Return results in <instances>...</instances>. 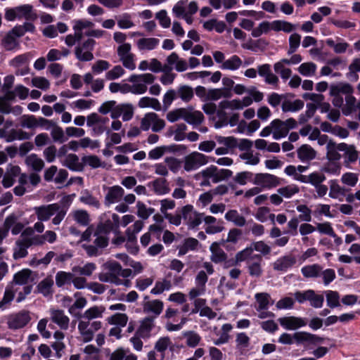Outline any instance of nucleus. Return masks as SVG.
Listing matches in <instances>:
<instances>
[{"label": "nucleus", "instance_id": "nucleus-63", "mask_svg": "<svg viewBox=\"0 0 360 360\" xmlns=\"http://www.w3.org/2000/svg\"><path fill=\"white\" fill-rule=\"evenodd\" d=\"M109 122V119L105 117H101L96 112L91 113L86 117V125L92 126L94 124H100L105 127L106 124Z\"/></svg>", "mask_w": 360, "mask_h": 360}, {"label": "nucleus", "instance_id": "nucleus-60", "mask_svg": "<svg viewBox=\"0 0 360 360\" xmlns=\"http://www.w3.org/2000/svg\"><path fill=\"white\" fill-rule=\"evenodd\" d=\"M30 138V134L22 131V129H11L8 132V136H7L6 142H12L15 140H25L29 139Z\"/></svg>", "mask_w": 360, "mask_h": 360}, {"label": "nucleus", "instance_id": "nucleus-39", "mask_svg": "<svg viewBox=\"0 0 360 360\" xmlns=\"http://www.w3.org/2000/svg\"><path fill=\"white\" fill-rule=\"evenodd\" d=\"M73 272H66L60 271L56 274V285L58 288H61L65 285L70 284L73 280Z\"/></svg>", "mask_w": 360, "mask_h": 360}, {"label": "nucleus", "instance_id": "nucleus-56", "mask_svg": "<svg viewBox=\"0 0 360 360\" xmlns=\"http://www.w3.org/2000/svg\"><path fill=\"white\" fill-rule=\"evenodd\" d=\"M212 252L211 259L214 262H222L225 259V255L223 250L220 248L219 243H213L210 246Z\"/></svg>", "mask_w": 360, "mask_h": 360}, {"label": "nucleus", "instance_id": "nucleus-32", "mask_svg": "<svg viewBox=\"0 0 360 360\" xmlns=\"http://www.w3.org/2000/svg\"><path fill=\"white\" fill-rule=\"evenodd\" d=\"M63 165L71 170L77 172H81L84 169L83 163L80 162L78 156L73 153L69 154L65 157Z\"/></svg>", "mask_w": 360, "mask_h": 360}, {"label": "nucleus", "instance_id": "nucleus-54", "mask_svg": "<svg viewBox=\"0 0 360 360\" xmlns=\"http://www.w3.org/2000/svg\"><path fill=\"white\" fill-rule=\"evenodd\" d=\"M356 99L352 95L346 96L345 104L342 108V113L346 115H350L355 109H356Z\"/></svg>", "mask_w": 360, "mask_h": 360}, {"label": "nucleus", "instance_id": "nucleus-19", "mask_svg": "<svg viewBox=\"0 0 360 360\" xmlns=\"http://www.w3.org/2000/svg\"><path fill=\"white\" fill-rule=\"evenodd\" d=\"M148 186L158 195H166L170 191L169 182L165 178H157L150 181Z\"/></svg>", "mask_w": 360, "mask_h": 360}, {"label": "nucleus", "instance_id": "nucleus-49", "mask_svg": "<svg viewBox=\"0 0 360 360\" xmlns=\"http://www.w3.org/2000/svg\"><path fill=\"white\" fill-rule=\"evenodd\" d=\"M359 72H360V58H354L349 65V72L346 76L349 80L356 82L359 79L357 75Z\"/></svg>", "mask_w": 360, "mask_h": 360}, {"label": "nucleus", "instance_id": "nucleus-43", "mask_svg": "<svg viewBox=\"0 0 360 360\" xmlns=\"http://www.w3.org/2000/svg\"><path fill=\"white\" fill-rule=\"evenodd\" d=\"M321 271V266L316 264L306 265L301 269L302 275L307 278L318 277Z\"/></svg>", "mask_w": 360, "mask_h": 360}, {"label": "nucleus", "instance_id": "nucleus-14", "mask_svg": "<svg viewBox=\"0 0 360 360\" xmlns=\"http://www.w3.org/2000/svg\"><path fill=\"white\" fill-rule=\"evenodd\" d=\"M254 184L259 188H271L280 184L279 178L271 174H257L254 179Z\"/></svg>", "mask_w": 360, "mask_h": 360}, {"label": "nucleus", "instance_id": "nucleus-25", "mask_svg": "<svg viewBox=\"0 0 360 360\" xmlns=\"http://www.w3.org/2000/svg\"><path fill=\"white\" fill-rule=\"evenodd\" d=\"M329 184V197L333 199L342 200L345 195L347 190L342 186L336 179L330 180Z\"/></svg>", "mask_w": 360, "mask_h": 360}, {"label": "nucleus", "instance_id": "nucleus-52", "mask_svg": "<svg viewBox=\"0 0 360 360\" xmlns=\"http://www.w3.org/2000/svg\"><path fill=\"white\" fill-rule=\"evenodd\" d=\"M270 30H273L272 22L263 21L252 30L251 34L253 37H259L263 34L268 33Z\"/></svg>", "mask_w": 360, "mask_h": 360}, {"label": "nucleus", "instance_id": "nucleus-10", "mask_svg": "<svg viewBox=\"0 0 360 360\" xmlns=\"http://www.w3.org/2000/svg\"><path fill=\"white\" fill-rule=\"evenodd\" d=\"M200 177L208 178L212 183L217 184L225 179V169L211 165L195 175L196 179Z\"/></svg>", "mask_w": 360, "mask_h": 360}, {"label": "nucleus", "instance_id": "nucleus-21", "mask_svg": "<svg viewBox=\"0 0 360 360\" xmlns=\"http://www.w3.org/2000/svg\"><path fill=\"white\" fill-rule=\"evenodd\" d=\"M80 292H77L74 294L76 300L68 308V312L75 319H79L81 316L80 310L84 309L87 304V300L84 297H80Z\"/></svg>", "mask_w": 360, "mask_h": 360}, {"label": "nucleus", "instance_id": "nucleus-22", "mask_svg": "<svg viewBox=\"0 0 360 360\" xmlns=\"http://www.w3.org/2000/svg\"><path fill=\"white\" fill-rule=\"evenodd\" d=\"M183 120L192 125L200 124L204 120V115L200 111L193 110V108H184Z\"/></svg>", "mask_w": 360, "mask_h": 360}, {"label": "nucleus", "instance_id": "nucleus-7", "mask_svg": "<svg viewBox=\"0 0 360 360\" xmlns=\"http://www.w3.org/2000/svg\"><path fill=\"white\" fill-rule=\"evenodd\" d=\"M131 49L130 44H123L117 47V53L123 66L127 69L134 70L136 68L135 56L131 52Z\"/></svg>", "mask_w": 360, "mask_h": 360}, {"label": "nucleus", "instance_id": "nucleus-3", "mask_svg": "<svg viewBox=\"0 0 360 360\" xmlns=\"http://www.w3.org/2000/svg\"><path fill=\"white\" fill-rule=\"evenodd\" d=\"M104 267L107 271L98 275V279L101 281L113 283L117 285L122 284V279L119 278L120 264L117 262H108L104 264Z\"/></svg>", "mask_w": 360, "mask_h": 360}, {"label": "nucleus", "instance_id": "nucleus-37", "mask_svg": "<svg viewBox=\"0 0 360 360\" xmlns=\"http://www.w3.org/2000/svg\"><path fill=\"white\" fill-rule=\"evenodd\" d=\"M282 110L284 112H295L304 107V102L302 100L296 99L295 101L285 100L282 103Z\"/></svg>", "mask_w": 360, "mask_h": 360}, {"label": "nucleus", "instance_id": "nucleus-8", "mask_svg": "<svg viewBox=\"0 0 360 360\" xmlns=\"http://www.w3.org/2000/svg\"><path fill=\"white\" fill-rule=\"evenodd\" d=\"M120 217L117 214H112V219H107L98 224L94 235L103 234L108 236L111 231L117 233L119 228Z\"/></svg>", "mask_w": 360, "mask_h": 360}, {"label": "nucleus", "instance_id": "nucleus-17", "mask_svg": "<svg viewBox=\"0 0 360 360\" xmlns=\"http://www.w3.org/2000/svg\"><path fill=\"white\" fill-rule=\"evenodd\" d=\"M296 264L295 256L288 255L278 258L273 263V268L275 271L286 272Z\"/></svg>", "mask_w": 360, "mask_h": 360}, {"label": "nucleus", "instance_id": "nucleus-46", "mask_svg": "<svg viewBox=\"0 0 360 360\" xmlns=\"http://www.w3.org/2000/svg\"><path fill=\"white\" fill-rule=\"evenodd\" d=\"M159 42L157 38H141L137 41V46L139 50H153Z\"/></svg>", "mask_w": 360, "mask_h": 360}, {"label": "nucleus", "instance_id": "nucleus-6", "mask_svg": "<svg viewBox=\"0 0 360 360\" xmlns=\"http://www.w3.org/2000/svg\"><path fill=\"white\" fill-rule=\"evenodd\" d=\"M208 162L206 155L199 152H193L184 158V169L186 172L198 169Z\"/></svg>", "mask_w": 360, "mask_h": 360}, {"label": "nucleus", "instance_id": "nucleus-4", "mask_svg": "<svg viewBox=\"0 0 360 360\" xmlns=\"http://www.w3.org/2000/svg\"><path fill=\"white\" fill-rule=\"evenodd\" d=\"M271 127L274 130V139L279 140L285 137L290 130L297 127V122L293 118H289L285 121L275 119L271 121Z\"/></svg>", "mask_w": 360, "mask_h": 360}, {"label": "nucleus", "instance_id": "nucleus-2", "mask_svg": "<svg viewBox=\"0 0 360 360\" xmlns=\"http://www.w3.org/2000/svg\"><path fill=\"white\" fill-rule=\"evenodd\" d=\"M155 77L150 73L131 75L128 81L132 83L133 94H143L146 92L148 84L154 82Z\"/></svg>", "mask_w": 360, "mask_h": 360}, {"label": "nucleus", "instance_id": "nucleus-35", "mask_svg": "<svg viewBox=\"0 0 360 360\" xmlns=\"http://www.w3.org/2000/svg\"><path fill=\"white\" fill-rule=\"evenodd\" d=\"M25 161L27 167L37 172H41L44 167V160L34 153L27 156Z\"/></svg>", "mask_w": 360, "mask_h": 360}, {"label": "nucleus", "instance_id": "nucleus-12", "mask_svg": "<svg viewBox=\"0 0 360 360\" xmlns=\"http://www.w3.org/2000/svg\"><path fill=\"white\" fill-rule=\"evenodd\" d=\"M143 312L149 314L148 317L157 319L163 310V302L159 300L143 301L141 303Z\"/></svg>", "mask_w": 360, "mask_h": 360}, {"label": "nucleus", "instance_id": "nucleus-40", "mask_svg": "<svg viewBox=\"0 0 360 360\" xmlns=\"http://www.w3.org/2000/svg\"><path fill=\"white\" fill-rule=\"evenodd\" d=\"M34 25L32 22H26L23 25L15 26L10 32L15 37H20L26 32H34Z\"/></svg>", "mask_w": 360, "mask_h": 360}, {"label": "nucleus", "instance_id": "nucleus-59", "mask_svg": "<svg viewBox=\"0 0 360 360\" xmlns=\"http://www.w3.org/2000/svg\"><path fill=\"white\" fill-rule=\"evenodd\" d=\"M128 321V316L126 314L116 313L108 318V323L116 325L120 327H124Z\"/></svg>", "mask_w": 360, "mask_h": 360}, {"label": "nucleus", "instance_id": "nucleus-1", "mask_svg": "<svg viewBox=\"0 0 360 360\" xmlns=\"http://www.w3.org/2000/svg\"><path fill=\"white\" fill-rule=\"evenodd\" d=\"M31 319L30 312L25 309L12 313L6 316V325L12 330L23 328L30 322Z\"/></svg>", "mask_w": 360, "mask_h": 360}, {"label": "nucleus", "instance_id": "nucleus-18", "mask_svg": "<svg viewBox=\"0 0 360 360\" xmlns=\"http://www.w3.org/2000/svg\"><path fill=\"white\" fill-rule=\"evenodd\" d=\"M345 143H336L330 140L326 146V157L330 161H338L341 158V155L338 153L346 148Z\"/></svg>", "mask_w": 360, "mask_h": 360}, {"label": "nucleus", "instance_id": "nucleus-42", "mask_svg": "<svg viewBox=\"0 0 360 360\" xmlns=\"http://www.w3.org/2000/svg\"><path fill=\"white\" fill-rule=\"evenodd\" d=\"M74 220L80 226H86L90 223V216L84 210H77L72 212Z\"/></svg>", "mask_w": 360, "mask_h": 360}, {"label": "nucleus", "instance_id": "nucleus-28", "mask_svg": "<svg viewBox=\"0 0 360 360\" xmlns=\"http://www.w3.org/2000/svg\"><path fill=\"white\" fill-rule=\"evenodd\" d=\"M109 360H137V356L129 349L119 347L111 353Z\"/></svg>", "mask_w": 360, "mask_h": 360}, {"label": "nucleus", "instance_id": "nucleus-45", "mask_svg": "<svg viewBox=\"0 0 360 360\" xmlns=\"http://www.w3.org/2000/svg\"><path fill=\"white\" fill-rule=\"evenodd\" d=\"M252 104V100L248 97H243L242 99H233L226 102V108L232 110H242Z\"/></svg>", "mask_w": 360, "mask_h": 360}, {"label": "nucleus", "instance_id": "nucleus-61", "mask_svg": "<svg viewBox=\"0 0 360 360\" xmlns=\"http://www.w3.org/2000/svg\"><path fill=\"white\" fill-rule=\"evenodd\" d=\"M51 127V135L53 141L63 143L67 141L68 138L65 137L63 129L60 127L55 123Z\"/></svg>", "mask_w": 360, "mask_h": 360}, {"label": "nucleus", "instance_id": "nucleus-23", "mask_svg": "<svg viewBox=\"0 0 360 360\" xmlns=\"http://www.w3.org/2000/svg\"><path fill=\"white\" fill-rule=\"evenodd\" d=\"M262 258L259 255H254L248 261L249 274L252 276L259 277L262 274Z\"/></svg>", "mask_w": 360, "mask_h": 360}, {"label": "nucleus", "instance_id": "nucleus-33", "mask_svg": "<svg viewBox=\"0 0 360 360\" xmlns=\"http://www.w3.org/2000/svg\"><path fill=\"white\" fill-rule=\"evenodd\" d=\"M167 62L169 65H175V70L178 72H184L187 70V62L180 58L178 54L175 52L172 53L167 58Z\"/></svg>", "mask_w": 360, "mask_h": 360}, {"label": "nucleus", "instance_id": "nucleus-15", "mask_svg": "<svg viewBox=\"0 0 360 360\" xmlns=\"http://www.w3.org/2000/svg\"><path fill=\"white\" fill-rule=\"evenodd\" d=\"M51 321L56 323L61 330H66L69 328L70 318L62 309H51L49 311Z\"/></svg>", "mask_w": 360, "mask_h": 360}, {"label": "nucleus", "instance_id": "nucleus-53", "mask_svg": "<svg viewBox=\"0 0 360 360\" xmlns=\"http://www.w3.org/2000/svg\"><path fill=\"white\" fill-rule=\"evenodd\" d=\"M83 165H88L93 169L104 167L105 164L102 163L100 158L94 155H86L82 158Z\"/></svg>", "mask_w": 360, "mask_h": 360}, {"label": "nucleus", "instance_id": "nucleus-64", "mask_svg": "<svg viewBox=\"0 0 360 360\" xmlns=\"http://www.w3.org/2000/svg\"><path fill=\"white\" fill-rule=\"evenodd\" d=\"M2 45L7 51H12L19 46V43L10 32L6 35L2 40Z\"/></svg>", "mask_w": 360, "mask_h": 360}, {"label": "nucleus", "instance_id": "nucleus-62", "mask_svg": "<svg viewBox=\"0 0 360 360\" xmlns=\"http://www.w3.org/2000/svg\"><path fill=\"white\" fill-rule=\"evenodd\" d=\"M327 305L330 308L340 306V295L337 291L326 290L325 292Z\"/></svg>", "mask_w": 360, "mask_h": 360}, {"label": "nucleus", "instance_id": "nucleus-11", "mask_svg": "<svg viewBox=\"0 0 360 360\" xmlns=\"http://www.w3.org/2000/svg\"><path fill=\"white\" fill-rule=\"evenodd\" d=\"M252 146V142L249 139L226 137V154L234 153L237 149L241 151L249 150Z\"/></svg>", "mask_w": 360, "mask_h": 360}, {"label": "nucleus", "instance_id": "nucleus-34", "mask_svg": "<svg viewBox=\"0 0 360 360\" xmlns=\"http://www.w3.org/2000/svg\"><path fill=\"white\" fill-rule=\"evenodd\" d=\"M30 247V243L25 238L16 241V248L13 252L15 259L23 258L27 255V248Z\"/></svg>", "mask_w": 360, "mask_h": 360}, {"label": "nucleus", "instance_id": "nucleus-44", "mask_svg": "<svg viewBox=\"0 0 360 360\" xmlns=\"http://www.w3.org/2000/svg\"><path fill=\"white\" fill-rule=\"evenodd\" d=\"M273 30L275 32L283 31L286 33H290L295 30V25L291 22L276 20L272 21Z\"/></svg>", "mask_w": 360, "mask_h": 360}, {"label": "nucleus", "instance_id": "nucleus-38", "mask_svg": "<svg viewBox=\"0 0 360 360\" xmlns=\"http://www.w3.org/2000/svg\"><path fill=\"white\" fill-rule=\"evenodd\" d=\"M177 98H181L184 102L188 103L193 98V89L188 85H181L176 89Z\"/></svg>", "mask_w": 360, "mask_h": 360}, {"label": "nucleus", "instance_id": "nucleus-36", "mask_svg": "<svg viewBox=\"0 0 360 360\" xmlns=\"http://www.w3.org/2000/svg\"><path fill=\"white\" fill-rule=\"evenodd\" d=\"M96 266L94 263L89 262L84 266H75L72 268V271L75 276H90L96 270Z\"/></svg>", "mask_w": 360, "mask_h": 360}, {"label": "nucleus", "instance_id": "nucleus-55", "mask_svg": "<svg viewBox=\"0 0 360 360\" xmlns=\"http://www.w3.org/2000/svg\"><path fill=\"white\" fill-rule=\"evenodd\" d=\"M33 7L30 4H24L22 6H16V16L18 19L25 18L30 20L32 18Z\"/></svg>", "mask_w": 360, "mask_h": 360}, {"label": "nucleus", "instance_id": "nucleus-9", "mask_svg": "<svg viewBox=\"0 0 360 360\" xmlns=\"http://www.w3.org/2000/svg\"><path fill=\"white\" fill-rule=\"evenodd\" d=\"M103 188L106 191V194L104 198V204L105 206L109 207L122 200L124 195V190L122 186L118 185L112 186H104Z\"/></svg>", "mask_w": 360, "mask_h": 360}, {"label": "nucleus", "instance_id": "nucleus-51", "mask_svg": "<svg viewBox=\"0 0 360 360\" xmlns=\"http://www.w3.org/2000/svg\"><path fill=\"white\" fill-rule=\"evenodd\" d=\"M287 64L283 62V59L276 63L274 65V71L279 74L281 77L286 80L291 77L292 71L290 68H285Z\"/></svg>", "mask_w": 360, "mask_h": 360}, {"label": "nucleus", "instance_id": "nucleus-29", "mask_svg": "<svg viewBox=\"0 0 360 360\" xmlns=\"http://www.w3.org/2000/svg\"><path fill=\"white\" fill-rule=\"evenodd\" d=\"M68 30V26L63 22H58L56 25L46 26L42 31L43 34L49 38H54L58 32L65 33Z\"/></svg>", "mask_w": 360, "mask_h": 360}, {"label": "nucleus", "instance_id": "nucleus-41", "mask_svg": "<svg viewBox=\"0 0 360 360\" xmlns=\"http://www.w3.org/2000/svg\"><path fill=\"white\" fill-rule=\"evenodd\" d=\"M317 65L313 62L302 63L298 68V72L304 77H314L316 75Z\"/></svg>", "mask_w": 360, "mask_h": 360}, {"label": "nucleus", "instance_id": "nucleus-30", "mask_svg": "<svg viewBox=\"0 0 360 360\" xmlns=\"http://www.w3.org/2000/svg\"><path fill=\"white\" fill-rule=\"evenodd\" d=\"M104 311L105 309L101 306H94L86 309L77 319L90 321L92 319L102 317Z\"/></svg>", "mask_w": 360, "mask_h": 360}, {"label": "nucleus", "instance_id": "nucleus-47", "mask_svg": "<svg viewBox=\"0 0 360 360\" xmlns=\"http://www.w3.org/2000/svg\"><path fill=\"white\" fill-rule=\"evenodd\" d=\"M188 1L180 0L177 1L172 8V13L176 18H180L186 14L188 10Z\"/></svg>", "mask_w": 360, "mask_h": 360}, {"label": "nucleus", "instance_id": "nucleus-48", "mask_svg": "<svg viewBox=\"0 0 360 360\" xmlns=\"http://www.w3.org/2000/svg\"><path fill=\"white\" fill-rule=\"evenodd\" d=\"M299 192V186L293 184L281 187L277 190V193L285 198H290Z\"/></svg>", "mask_w": 360, "mask_h": 360}, {"label": "nucleus", "instance_id": "nucleus-50", "mask_svg": "<svg viewBox=\"0 0 360 360\" xmlns=\"http://www.w3.org/2000/svg\"><path fill=\"white\" fill-rule=\"evenodd\" d=\"M79 200L84 204L94 207L97 209L101 206L99 200L86 190L82 193Z\"/></svg>", "mask_w": 360, "mask_h": 360}, {"label": "nucleus", "instance_id": "nucleus-31", "mask_svg": "<svg viewBox=\"0 0 360 360\" xmlns=\"http://www.w3.org/2000/svg\"><path fill=\"white\" fill-rule=\"evenodd\" d=\"M255 298L256 300V310L268 309L269 305L274 304L270 295L266 292L256 293Z\"/></svg>", "mask_w": 360, "mask_h": 360}, {"label": "nucleus", "instance_id": "nucleus-20", "mask_svg": "<svg viewBox=\"0 0 360 360\" xmlns=\"http://www.w3.org/2000/svg\"><path fill=\"white\" fill-rule=\"evenodd\" d=\"M155 319L146 316L143 318L141 322L140 326L136 331V335L141 338H148L150 336V333L155 326Z\"/></svg>", "mask_w": 360, "mask_h": 360}, {"label": "nucleus", "instance_id": "nucleus-13", "mask_svg": "<svg viewBox=\"0 0 360 360\" xmlns=\"http://www.w3.org/2000/svg\"><path fill=\"white\" fill-rule=\"evenodd\" d=\"M59 208L60 205L58 203H53L34 207V210L39 221H46L53 216Z\"/></svg>", "mask_w": 360, "mask_h": 360}, {"label": "nucleus", "instance_id": "nucleus-16", "mask_svg": "<svg viewBox=\"0 0 360 360\" xmlns=\"http://www.w3.org/2000/svg\"><path fill=\"white\" fill-rule=\"evenodd\" d=\"M281 326L285 330H293L305 326L307 321L304 319L296 316H285L278 319Z\"/></svg>", "mask_w": 360, "mask_h": 360}, {"label": "nucleus", "instance_id": "nucleus-58", "mask_svg": "<svg viewBox=\"0 0 360 360\" xmlns=\"http://www.w3.org/2000/svg\"><path fill=\"white\" fill-rule=\"evenodd\" d=\"M31 273V270L28 269H25L17 272L13 276V282L17 285L27 284L30 279Z\"/></svg>", "mask_w": 360, "mask_h": 360}, {"label": "nucleus", "instance_id": "nucleus-27", "mask_svg": "<svg viewBox=\"0 0 360 360\" xmlns=\"http://www.w3.org/2000/svg\"><path fill=\"white\" fill-rule=\"evenodd\" d=\"M354 89L352 86L345 82H339L337 84H333L330 86V96H337L338 94H343L346 96L352 95Z\"/></svg>", "mask_w": 360, "mask_h": 360}, {"label": "nucleus", "instance_id": "nucleus-24", "mask_svg": "<svg viewBox=\"0 0 360 360\" xmlns=\"http://www.w3.org/2000/svg\"><path fill=\"white\" fill-rule=\"evenodd\" d=\"M199 245V241L194 238H186L182 244L177 246L178 256L181 257L185 255L189 251H194L197 250Z\"/></svg>", "mask_w": 360, "mask_h": 360}, {"label": "nucleus", "instance_id": "nucleus-57", "mask_svg": "<svg viewBox=\"0 0 360 360\" xmlns=\"http://www.w3.org/2000/svg\"><path fill=\"white\" fill-rule=\"evenodd\" d=\"M172 287L171 281L167 279L158 281L155 282V286L151 289L150 293L153 295H160L165 290H169Z\"/></svg>", "mask_w": 360, "mask_h": 360}, {"label": "nucleus", "instance_id": "nucleus-26", "mask_svg": "<svg viewBox=\"0 0 360 360\" xmlns=\"http://www.w3.org/2000/svg\"><path fill=\"white\" fill-rule=\"evenodd\" d=\"M316 156V150L309 145L304 144L297 150V157L302 162H309Z\"/></svg>", "mask_w": 360, "mask_h": 360}, {"label": "nucleus", "instance_id": "nucleus-5", "mask_svg": "<svg viewBox=\"0 0 360 360\" xmlns=\"http://www.w3.org/2000/svg\"><path fill=\"white\" fill-rule=\"evenodd\" d=\"M101 322L95 321L90 322L80 319L78 323V330L84 342H89L94 338V333L101 328Z\"/></svg>", "mask_w": 360, "mask_h": 360}]
</instances>
